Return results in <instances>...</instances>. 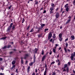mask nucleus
I'll return each mask as SVG.
<instances>
[{
    "instance_id": "4468645a",
    "label": "nucleus",
    "mask_w": 75,
    "mask_h": 75,
    "mask_svg": "<svg viewBox=\"0 0 75 75\" xmlns=\"http://www.w3.org/2000/svg\"><path fill=\"white\" fill-rule=\"evenodd\" d=\"M62 33H60L59 35V38H62Z\"/></svg>"
},
{
    "instance_id": "c9c22d12",
    "label": "nucleus",
    "mask_w": 75,
    "mask_h": 75,
    "mask_svg": "<svg viewBox=\"0 0 75 75\" xmlns=\"http://www.w3.org/2000/svg\"><path fill=\"white\" fill-rule=\"evenodd\" d=\"M41 37V35L40 34L38 35V37H39V38H40V37Z\"/></svg>"
},
{
    "instance_id": "4c0bfd02",
    "label": "nucleus",
    "mask_w": 75,
    "mask_h": 75,
    "mask_svg": "<svg viewBox=\"0 0 75 75\" xmlns=\"http://www.w3.org/2000/svg\"><path fill=\"white\" fill-rule=\"evenodd\" d=\"M54 63H55V62H52L51 63V64H50L51 65H52V64H54Z\"/></svg>"
},
{
    "instance_id": "dca6fc26",
    "label": "nucleus",
    "mask_w": 75,
    "mask_h": 75,
    "mask_svg": "<svg viewBox=\"0 0 75 75\" xmlns=\"http://www.w3.org/2000/svg\"><path fill=\"white\" fill-rule=\"evenodd\" d=\"M34 64V62H31L30 64L29 65L30 66H32L33 65V64Z\"/></svg>"
},
{
    "instance_id": "412c9836",
    "label": "nucleus",
    "mask_w": 75,
    "mask_h": 75,
    "mask_svg": "<svg viewBox=\"0 0 75 75\" xmlns=\"http://www.w3.org/2000/svg\"><path fill=\"white\" fill-rule=\"evenodd\" d=\"M51 6L52 7H55L54 5L52 3V4Z\"/></svg>"
},
{
    "instance_id": "f3484780",
    "label": "nucleus",
    "mask_w": 75,
    "mask_h": 75,
    "mask_svg": "<svg viewBox=\"0 0 75 75\" xmlns=\"http://www.w3.org/2000/svg\"><path fill=\"white\" fill-rule=\"evenodd\" d=\"M45 24H42V25H41L42 28L44 27V26H45Z\"/></svg>"
},
{
    "instance_id": "a211bd4d",
    "label": "nucleus",
    "mask_w": 75,
    "mask_h": 75,
    "mask_svg": "<svg viewBox=\"0 0 75 75\" xmlns=\"http://www.w3.org/2000/svg\"><path fill=\"white\" fill-rule=\"evenodd\" d=\"M7 47L6 46H4V47H2V49H6V48H7Z\"/></svg>"
},
{
    "instance_id": "58836bf2",
    "label": "nucleus",
    "mask_w": 75,
    "mask_h": 75,
    "mask_svg": "<svg viewBox=\"0 0 75 75\" xmlns=\"http://www.w3.org/2000/svg\"><path fill=\"white\" fill-rule=\"evenodd\" d=\"M55 74H56V73H55V72H54L53 73L52 75H55Z\"/></svg>"
},
{
    "instance_id": "393cba45",
    "label": "nucleus",
    "mask_w": 75,
    "mask_h": 75,
    "mask_svg": "<svg viewBox=\"0 0 75 75\" xmlns=\"http://www.w3.org/2000/svg\"><path fill=\"white\" fill-rule=\"evenodd\" d=\"M68 4H67L66 5H65L64 6V7H67V8L68 7Z\"/></svg>"
},
{
    "instance_id": "2f4dec72",
    "label": "nucleus",
    "mask_w": 75,
    "mask_h": 75,
    "mask_svg": "<svg viewBox=\"0 0 75 75\" xmlns=\"http://www.w3.org/2000/svg\"><path fill=\"white\" fill-rule=\"evenodd\" d=\"M25 21L24 20V18H23V21H22V23H23Z\"/></svg>"
},
{
    "instance_id": "cd10ccee",
    "label": "nucleus",
    "mask_w": 75,
    "mask_h": 75,
    "mask_svg": "<svg viewBox=\"0 0 75 75\" xmlns=\"http://www.w3.org/2000/svg\"><path fill=\"white\" fill-rule=\"evenodd\" d=\"M56 62H60L59 61V60L58 59L56 60Z\"/></svg>"
},
{
    "instance_id": "6ab92c4d",
    "label": "nucleus",
    "mask_w": 75,
    "mask_h": 75,
    "mask_svg": "<svg viewBox=\"0 0 75 75\" xmlns=\"http://www.w3.org/2000/svg\"><path fill=\"white\" fill-rule=\"evenodd\" d=\"M44 50L42 49V53H41L42 55H44Z\"/></svg>"
},
{
    "instance_id": "49530a36",
    "label": "nucleus",
    "mask_w": 75,
    "mask_h": 75,
    "mask_svg": "<svg viewBox=\"0 0 75 75\" xmlns=\"http://www.w3.org/2000/svg\"><path fill=\"white\" fill-rule=\"evenodd\" d=\"M50 55H51V54H52V52L51 51V50H50Z\"/></svg>"
},
{
    "instance_id": "4d7b16f0",
    "label": "nucleus",
    "mask_w": 75,
    "mask_h": 75,
    "mask_svg": "<svg viewBox=\"0 0 75 75\" xmlns=\"http://www.w3.org/2000/svg\"><path fill=\"white\" fill-rule=\"evenodd\" d=\"M3 60V59L1 58H0V61H2Z\"/></svg>"
},
{
    "instance_id": "bb28decb",
    "label": "nucleus",
    "mask_w": 75,
    "mask_h": 75,
    "mask_svg": "<svg viewBox=\"0 0 75 75\" xmlns=\"http://www.w3.org/2000/svg\"><path fill=\"white\" fill-rule=\"evenodd\" d=\"M48 30V28H46L45 29V32H46V31Z\"/></svg>"
},
{
    "instance_id": "1a4fd4ad",
    "label": "nucleus",
    "mask_w": 75,
    "mask_h": 75,
    "mask_svg": "<svg viewBox=\"0 0 75 75\" xmlns=\"http://www.w3.org/2000/svg\"><path fill=\"white\" fill-rule=\"evenodd\" d=\"M16 64V61L13 60L12 62V65H14Z\"/></svg>"
},
{
    "instance_id": "3c124183",
    "label": "nucleus",
    "mask_w": 75,
    "mask_h": 75,
    "mask_svg": "<svg viewBox=\"0 0 75 75\" xmlns=\"http://www.w3.org/2000/svg\"><path fill=\"white\" fill-rule=\"evenodd\" d=\"M46 13V11L44 10L43 12V13Z\"/></svg>"
},
{
    "instance_id": "aec40b11",
    "label": "nucleus",
    "mask_w": 75,
    "mask_h": 75,
    "mask_svg": "<svg viewBox=\"0 0 75 75\" xmlns=\"http://www.w3.org/2000/svg\"><path fill=\"white\" fill-rule=\"evenodd\" d=\"M53 50L54 52V53H55V52H56V50H55V49L53 48Z\"/></svg>"
},
{
    "instance_id": "a878e982",
    "label": "nucleus",
    "mask_w": 75,
    "mask_h": 75,
    "mask_svg": "<svg viewBox=\"0 0 75 75\" xmlns=\"http://www.w3.org/2000/svg\"><path fill=\"white\" fill-rule=\"evenodd\" d=\"M6 38V37H4L3 38H1V40H5V39Z\"/></svg>"
},
{
    "instance_id": "338daca9",
    "label": "nucleus",
    "mask_w": 75,
    "mask_h": 75,
    "mask_svg": "<svg viewBox=\"0 0 75 75\" xmlns=\"http://www.w3.org/2000/svg\"><path fill=\"white\" fill-rule=\"evenodd\" d=\"M71 75H75V74H71Z\"/></svg>"
},
{
    "instance_id": "8fccbe9b",
    "label": "nucleus",
    "mask_w": 75,
    "mask_h": 75,
    "mask_svg": "<svg viewBox=\"0 0 75 75\" xmlns=\"http://www.w3.org/2000/svg\"><path fill=\"white\" fill-rule=\"evenodd\" d=\"M68 38H67V39H65V42H66V41H68Z\"/></svg>"
},
{
    "instance_id": "79ce46f5",
    "label": "nucleus",
    "mask_w": 75,
    "mask_h": 75,
    "mask_svg": "<svg viewBox=\"0 0 75 75\" xmlns=\"http://www.w3.org/2000/svg\"><path fill=\"white\" fill-rule=\"evenodd\" d=\"M61 65V63H60V62H59L58 63V65Z\"/></svg>"
},
{
    "instance_id": "69168bd1",
    "label": "nucleus",
    "mask_w": 75,
    "mask_h": 75,
    "mask_svg": "<svg viewBox=\"0 0 75 75\" xmlns=\"http://www.w3.org/2000/svg\"><path fill=\"white\" fill-rule=\"evenodd\" d=\"M30 27H28L27 28V30H28V29Z\"/></svg>"
},
{
    "instance_id": "c85d7f7f",
    "label": "nucleus",
    "mask_w": 75,
    "mask_h": 75,
    "mask_svg": "<svg viewBox=\"0 0 75 75\" xmlns=\"http://www.w3.org/2000/svg\"><path fill=\"white\" fill-rule=\"evenodd\" d=\"M66 10L67 11H68V10H69V8H67L66 9Z\"/></svg>"
},
{
    "instance_id": "39448f33",
    "label": "nucleus",
    "mask_w": 75,
    "mask_h": 75,
    "mask_svg": "<svg viewBox=\"0 0 75 75\" xmlns=\"http://www.w3.org/2000/svg\"><path fill=\"white\" fill-rule=\"evenodd\" d=\"M55 16L56 18H58L59 17V14L58 12H57L56 13Z\"/></svg>"
},
{
    "instance_id": "ea45409f",
    "label": "nucleus",
    "mask_w": 75,
    "mask_h": 75,
    "mask_svg": "<svg viewBox=\"0 0 75 75\" xmlns=\"http://www.w3.org/2000/svg\"><path fill=\"white\" fill-rule=\"evenodd\" d=\"M11 47V45H8V46L7 47V48H10Z\"/></svg>"
},
{
    "instance_id": "f8f14e48",
    "label": "nucleus",
    "mask_w": 75,
    "mask_h": 75,
    "mask_svg": "<svg viewBox=\"0 0 75 75\" xmlns=\"http://www.w3.org/2000/svg\"><path fill=\"white\" fill-rule=\"evenodd\" d=\"M40 29H41V28H38V30L37 31V33H40Z\"/></svg>"
},
{
    "instance_id": "6e6552de",
    "label": "nucleus",
    "mask_w": 75,
    "mask_h": 75,
    "mask_svg": "<svg viewBox=\"0 0 75 75\" xmlns=\"http://www.w3.org/2000/svg\"><path fill=\"white\" fill-rule=\"evenodd\" d=\"M45 57H46V55L43 56V57H42V61H43L44 60V59H45Z\"/></svg>"
},
{
    "instance_id": "c03bdc74",
    "label": "nucleus",
    "mask_w": 75,
    "mask_h": 75,
    "mask_svg": "<svg viewBox=\"0 0 75 75\" xmlns=\"http://www.w3.org/2000/svg\"><path fill=\"white\" fill-rule=\"evenodd\" d=\"M46 73H47V72H46V71H45V72L44 73V75H46Z\"/></svg>"
},
{
    "instance_id": "a19ab883",
    "label": "nucleus",
    "mask_w": 75,
    "mask_h": 75,
    "mask_svg": "<svg viewBox=\"0 0 75 75\" xmlns=\"http://www.w3.org/2000/svg\"><path fill=\"white\" fill-rule=\"evenodd\" d=\"M13 53V52H10V54H12Z\"/></svg>"
},
{
    "instance_id": "7ed1b4c3",
    "label": "nucleus",
    "mask_w": 75,
    "mask_h": 75,
    "mask_svg": "<svg viewBox=\"0 0 75 75\" xmlns=\"http://www.w3.org/2000/svg\"><path fill=\"white\" fill-rule=\"evenodd\" d=\"M67 68V71L68 72V71H69V67H68L67 64L64 65V68Z\"/></svg>"
},
{
    "instance_id": "680f3d73",
    "label": "nucleus",
    "mask_w": 75,
    "mask_h": 75,
    "mask_svg": "<svg viewBox=\"0 0 75 75\" xmlns=\"http://www.w3.org/2000/svg\"><path fill=\"white\" fill-rule=\"evenodd\" d=\"M35 50L36 51H37V48H35Z\"/></svg>"
},
{
    "instance_id": "0e129e2a",
    "label": "nucleus",
    "mask_w": 75,
    "mask_h": 75,
    "mask_svg": "<svg viewBox=\"0 0 75 75\" xmlns=\"http://www.w3.org/2000/svg\"><path fill=\"white\" fill-rule=\"evenodd\" d=\"M35 72H36V73L37 72V69H35Z\"/></svg>"
},
{
    "instance_id": "20e7f679",
    "label": "nucleus",
    "mask_w": 75,
    "mask_h": 75,
    "mask_svg": "<svg viewBox=\"0 0 75 75\" xmlns=\"http://www.w3.org/2000/svg\"><path fill=\"white\" fill-rule=\"evenodd\" d=\"M74 56H75V52H74V54L73 53H72L71 56V60H73V58Z\"/></svg>"
},
{
    "instance_id": "5701e85b",
    "label": "nucleus",
    "mask_w": 75,
    "mask_h": 75,
    "mask_svg": "<svg viewBox=\"0 0 75 75\" xmlns=\"http://www.w3.org/2000/svg\"><path fill=\"white\" fill-rule=\"evenodd\" d=\"M30 67L29 66L28 67V72H29V71H30Z\"/></svg>"
},
{
    "instance_id": "a18cd8bd",
    "label": "nucleus",
    "mask_w": 75,
    "mask_h": 75,
    "mask_svg": "<svg viewBox=\"0 0 75 75\" xmlns=\"http://www.w3.org/2000/svg\"><path fill=\"white\" fill-rule=\"evenodd\" d=\"M47 68L46 67L45 69V72L46 71V72H47Z\"/></svg>"
},
{
    "instance_id": "e2e57ef3",
    "label": "nucleus",
    "mask_w": 75,
    "mask_h": 75,
    "mask_svg": "<svg viewBox=\"0 0 75 75\" xmlns=\"http://www.w3.org/2000/svg\"><path fill=\"white\" fill-rule=\"evenodd\" d=\"M27 63H28V61L26 60L25 62V63L27 64Z\"/></svg>"
},
{
    "instance_id": "37998d69",
    "label": "nucleus",
    "mask_w": 75,
    "mask_h": 75,
    "mask_svg": "<svg viewBox=\"0 0 75 75\" xmlns=\"http://www.w3.org/2000/svg\"><path fill=\"white\" fill-rule=\"evenodd\" d=\"M52 38L50 40V42H52Z\"/></svg>"
},
{
    "instance_id": "c756f323",
    "label": "nucleus",
    "mask_w": 75,
    "mask_h": 75,
    "mask_svg": "<svg viewBox=\"0 0 75 75\" xmlns=\"http://www.w3.org/2000/svg\"><path fill=\"white\" fill-rule=\"evenodd\" d=\"M59 40L60 41H61L62 40V38H59Z\"/></svg>"
},
{
    "instance_id": "f704fd0d",
    "label": "nucleus",
    "mask_w": 75,
    "mask_h": 75,
    "mask_svg": "<svg viewBox=\"0 0 75 75\" xmlns=\"http://www.w3.org/2000/svg\"><path fill=\"white\" fill-rule=\"evenodd\" d=\"M68 43H66V47H68Z\"/></svg>"
},
{
    "instance_id": "774afa93",
    "label": "nucleus",
    "mask_w": 75,
    "mask_h": 75,
    "mask_svg": "<svg viewBox=\"0 0 75 75\" xmlns=\"http://www.w3.org/2000/svg\"><path fill=\"white\" fill-rule=\"evenodd\" d=\"M75 3V0H74V4Z\"/></svg>"
},
{
    "instance_id": "e433bc0d",
    "label": "nucleus",
    "mask_w": 75,
    "mask_h": 75,
    "mask_svg": "<svg viewBox=\"0 0 75 75\" xmlns=\"http://www.w3.org/2000/svg\"><path fill=\"white\" fill-rule=\"evenodd\" d=\"M11 5L10 6L8 7V8H9V9H10V8H11Z\"/></svg>"
},
{
    "instance_id": "4be33fe9",
    "label": "nucleus",
    "mask_w": 75,
    "mask_h": 75,
    "mask_svg": "<svg viewBox=\"0 0 75 75\" xmlns=\"http://www.w3.org/2000/svg\"><path fill=\"white\" fill-rule=\"evenodd\" d=\"M53 38H55V37H56V36H55V34H53V36H52Z\"/></svg>"
},
{
    "instance_id": "ddd939ff",
    "label": "nucleus",
    "mask_w": 75,
    "mask_h": 75,
    "mask_svg": "<svg viewBox=\"0 0 75 75\" xmlns=\"http://www.w3.org/2000/svg\"><path fill=\"white\" fill-rule=\"evenodd\" d=\"M16 67V65H13L12 66V67L11 68V70H12V69H13V68H15V67Z\"/></svg>"
},
{
    "instance_id": "6e6d98bb",
    "label": "nucleus",
    "mask_w": 75,
    "mask_h": 75,
    "mask_svg": "<svg viewBox=\"0 0 75 75\" xmlns=\"http://www.w3.org/2000/svg\"><path fill=\"white\" fill-rule=\"evenodd\" d=\"M68 51L69 52H71V50H69V49H68Z\"/></svg>"
},
{
    "instance_id": "f03ea898",
    "label": "nucleus",
    "mask_w": 75,
    "mask_h": 75,
    "mask_svg": "<svg viewBox=\"0 0 75 75\" xmlns=\"http://www.w3.org/2000/svg\"><path fill=\"white\" fill-rule=\"evenodd\" d=\"M48 36V40L50 39H51V37H52V33L51 32H50L49 33Z\"/></svg>"
},
{
    "instance_id": "bf43d9fd",
    "label": "nucleus",
    "mask_w": 75,
    "mask_h": 75,
    "mask_svg": "<svg viewBox=\"0 0 75 75\" xmlns=\"http://www.w3.org/2000/svg\"><path fill=\"white\" fill-rule=\"evenodd\" d=\"M71 18V16H69L68 17L69 18Z\"/></svg>"
},
{
    "instance_id": "7c9ffc66",
    "label": "nucleus",
    "mask_w": 75,
    "mask_h": 75,
    "mask_svg": "<svg viewBox=\"0 0 75 75\" xmlns=\"http://www.w3.org/2000/svg\"><path fill=\"white\" fill-rule=\"evenodd\" d=\"M21 63L22 64H23V59H22L21 60Z\"/></svg>"
},
{
    "instance_id": "473e14b6",
    "label": "nucleus",
    "mask_w": 75,
    "mask_h": 75,
    "mask_svg": "<svg viewBox=\"0 0 75 75\" xmlns=\"http://www.w3.org/2000/svg\"><path fill=\"white\" fill-rule=\"evenodd\" d=\"M64 69L63 71L64 72H65L66 71V69H65V68H62V69Z\"/></svg>"
},
{
    "instance_id": "09e8293b",
    "label": "nucleus",
    "mask_w": 75,
    "mask_h": 75,
    "mask_svg": "<svg viewBox=\"0 0 75 75\" xmlns=\"http://www.w3.org/2000/svg\"><path fill=\"white\" fill-rule=\"evenodd\" d=\"M0 75H4V74L1 73Z\"/></svg>"
},
{
    "instance_id": "2eb2a0df",
    "label": "nucleus",
    "mask_w": 75,
    "mask_h": 75,
    "mask_svg": "<svg viewBox=\"0 0 75 75\" xmlns=\"http://www.w3.org/2000/svg\"><path fill=\"white\" fill-rule=\"evenodd\" d=\"M13 25V27L12 28V30H14V28H15V25Z\"/></svg>"
},
{
    "instance_id": "9b49d317",
    "label": "nucleus",
    "mask_w": 75,
    "mask_h": 75,
    "mask_svg": "<svg viewBox=\"0 0 75 75\" xmlns=\"http://www.w3.org/2000/svg\"><path fill=\"white\" fill-rule=\"evenodd\" d=\"M71 38H72L71 40H74V39H75V38L74 37V35H72L71 36Z\"/></svg>"
},
{
    "instance_id": "052dcab7",
    "label": "nucleus",
    "mask_w": 75,
    "mask_h": 75,
    "mask_svg": "<svg viewBox=\"0 0 75 75\" xmlns=\"http://www.w3.org/2000/svg\"><path fill=\"white\" fill-rule=\"evenodd\" d=\"M43 8H41V9H40V10H43Z\"/></svg>"
},
{
    "instance_id": "423d86ee",
    "label": "nucleus",
    "mask_w": 75,
    "mask_h": 75,
    "mask_svg": "<svg viewBox=\"0 0 75 75\" xmlns=\"http://www.w3.org/2000/svg\"><path fill=\"white\" fill-rule=\"evenodd\" d=\"M54 10V7H51L50 9V13H52L53 11H52Z\"/></svg>"
},
{
    "instance_id": "b1692460",
    "label": "nucleus",
    "mask_w": 75,
    "mask_h": 75,
    "mask_svg": "<svg viewBox=\"0 0 75 75\" xmlns=\"http://www.w3.org/2000/svg\"><path fill=\"white\" fill-rule=\"evenodd\" d=\"M64 50L65 51V52H67V50L66 49V48L64 47Z\"/></svg>"
},
{
    "instance_id": "864d4df0",
    "label": "nucleus",
    "mask_w": 75,
    "mask_h": 75,
    "mask_svg": "<svg viewBox=\"0 0 75 75\" xmlns=\"http://www.w3.org/2000/svg\"><path fill=\"white\" fill-rule=\"evenodd\" d=\"M62 10H63V8H62L61 9V12H62Z\"/></svg>"
},
{
    "instance_id": "0eeeda50",
    "label": "nucleus",
    "mask_w": 75,
    "mask_h": 75,
    "mask_svg": "<svg viewBox=\"0 0 75 75\" xmlns=\"http://www.w3.org/2000/svg\"><path fill=\"white\" fill-rule=\"evenodd\" d=\"M29 56V55L28 54H25L24 57L25 59H27V57H28Z\"/></svg>"
},
{
    "instance_id": "5fc2aeb1",
    "label": "nucleus",
    "mask_w": 75,
    "mask_h": 75,
    "mask_svg": "<svg viewBox=\"0 0 75 75\" xmlns=\"http://www.w3.org/2000/svg\"><path fill=\"white\" fill-rule=\"evenodd\" d=\"M68 64V65H71V63H70V62H69Z\"/></svg>"
},
{
    "instance_id": "603ef678",
    "label": "nucleus",
    "mask_w": 75,
    "mask_h": 75,
    "mask_svg": "<svg viewBox=\"0 0 75 75\" xmlns=\"http://www.w3.org/2000/svg\"><path fill=\"white\" fill-rule=\"evenodd\" d=\"M35 4H38V1H36L35 2Z\"/></svg>"
},
{
    "instance_id": "9d476101",
    "label": "nucleus",
    "mask_w": 75,
    "mask_h": 75,
    "mask_svg": "<svg viewBox=\"0 0 75 75\" xmlns=\"http://www.w3.org/2000/svg\"><path fill=\"white\" fill-rule=\"evenodd\" d=\"M70 21H71V19H70L68 20L66 23V24H68V23H69L70 22Z\"/></svg>"
},
{
    "instance_id": "72a5a7b5",
    "label": "nucleus",
    "mask_w": 75,
    "mask_h": 75,
    "mask_svg": "<svg viewBox=\"0 0 75 75\" xmlns=\"http://www.w3.org/2000/svg\"><path fill=\"white\" fill-rule=\"evenodd\" d=\"M34 31V29H31V30H30V32H33V31Z\"/></svg>"
},
{
    "instance_id": "f257e3e1",
    "label": "nucleus",
    "mask_w": 75,
    "mask_h": 75,
    "mask_svg": "<svg viewBox=\"0 0 75 75\" xmlns=\"http://www.w3.org/2000/svg\"><path fill=\"white\" fill-rule=\"evenodd\" d=\"M13 25V23H12L10 24V26L8 27L7 30V32H10V31Z\"/></svg>"
},
{
    "instance_id": "13d9d810",
    "label": "nucleus",
    "mask_w": 75,
    "mask_h": 75,
    "mask_svg": "<svg viewBox=\"0 0 75 75\" xmlns=\"http://www.w3.org/2000/svg\"><path fill=\"white\" fill-rule=\"evenodd\" d=\"M35 75V73H33V74H32V75Z\"/></svg>"
},
{
    "instance_id": "de8ad7c7",
    "label": "nucleus",
    "mask_w": 75,
    "mask_h": 75,
    "mask_svg": "<svg viewBox=\"0 0 75 75\" xmlns=\"http://www.w3.org/2000/svg\"><path fill=\"white\" fill-rule=\"evenodd\" d=\"M73 72L74 74H75V70H73Z\"/></svg>"
}]
</instances>
